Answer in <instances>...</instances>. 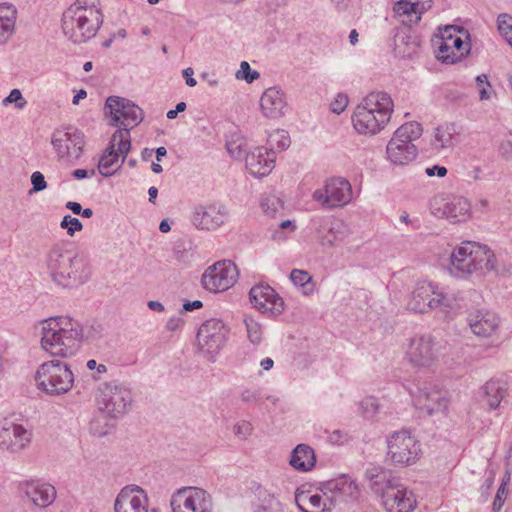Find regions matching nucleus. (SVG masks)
<instances>
[{
	"instance_id": "c85d7f7f",
	"label": "nucleus",
	"mask_w": 512,
	"mask_h": 512,
	"mask_svg": "<svg viewBox=\"0 0 512 512\" xmlns=\"http://www.w3.org/2000/svg\"><path fill=\"white\" fill-rule=\"evenodd\" d=\"M246 168L254 177L267 176L274 168V152L257 147L245 157Z\"/></svg>"
},
{
	"instance_id": "4d7b16f0",
	"label": "nucleus",
	"mask_w": 512,
	"mask_h": 512,
	"mask_svg": "<svg viewBox=\"0 0 512 512\" xmlns=\"http://www.w3.org/2000/svg\"><path fill=\"white\" fill-rule=\"evenodd\" d=\"M360 407L363 409L362 413L365 417L373 416L377 409L378 405L374 398H366L360 403Z\"/></svg>"
},
{
	"instance_id": "4c0bfd02",
	"label": "nucleus",
	"mask_w": 512,
	"mask_h": 512,
	"mask_svg": "<svg viewBox=\"0 0 512 512\" xmlns=\"http://www.w3.org/2000/svg\"><path fill=\"white\" fill-rule=\"evenodd\" d=\"M451 31H456L454 26H447L441 35V41L438 45L437 58L446 64H454L459 61V56L451 47Z\"/></svg>"
},
{
	"instance_id": "0eeeda50",
	"label": "nucleus",
	"mask_w": 512,
	"mask_h": 512,
	"mask_svg": "<svg viewBox=\"0 0 512 512\" xmlns=\"http://www.w3.org/2000/svg\"><path fill=\"white\" fill-rule=\"evenodd\" d=\"M35 380L40 390L51 396H59L72 389L74 374L67 363L54 359L39 366Z\"/></svg>"
},
{
	"instance_id": "774afa93",
	"label": "nucleus",
	"mask_w": 512,
	"mask_h": 512,
	"mask_svg": "<svg viewBox=\"0 0 512 512\" xmlns=\"http://www.w3.org/2000/svg\"><path fill=\"white\" fill-rule=\"evenodd\" d=\"M66 208L71 210L74 214L79 215L82 209V206L78 202L69 201L66 203Z\"/></svg>"
},
{
	"instance_id": "f8f14e48",
	"label": "nucleus",
	"mask_w": 512,
	"mask_h": 512,
	"mask_svg": "<svg viewBox=\"0 0 512 512\" xmlns=\"http://www.w3.org/2000/svg\"><path fill=\"white\" fill-rule=\"evenodd\" d=\"M105 114L110 115L111 125L118 127L116 131H126L137 126L143 120V110L132 101L110 96L105 103Z\"/></svg>"
},
{
	"instance_id": "ea45409f",
	"label": "nucleus",
	"mask_w": 512,
	"mask_h": 512,
	"mask_svg": "<svg viewBox=\"0 0 512 512\" xmlns=\"http://www.w3.org/2000/svg\"><path fill=\"white\" fill-rule=\"evenodd\" d=\"M455 135L456 126L454 124L441 125L435 129L431 144L436 150L452 147Z\"/></svg>"
},
{
	"instance_id": "7ed1b4c3",
	"label": "nucleus",
	"mask_w": 512,
	"mask_h": 512,
	"mask_svg": "<svg viewBox=\"0 0 512 512\" xmlns=\"http://www.w3.org/2000/svg\"><path fill=\"white\" fill-rule=\"evenodd\" d=\"M103 21L99 0H75L62 15V31L72 43L82 44L96 36Z\"/></svg>"
},
{
	"instance_id": "c9c22d12",
	"label": "nucleus",
	"mask_w": 512,
	"mask_h": 512,
	"mask_svg": "<svg viewBox=\"0 0 512 512\" xmlns=\"http://www.w3.org/2000/svg\"><path fill=\"white\" fill-rule=\"evenodd\" d=\"M316 462V457L314 450L306 445L299 444L291 454L290 464L291 466L299 471H309L311 470Z\"/></svg>"
},
{
	"instance_id": "6e6552de",
	"label": "nucleus",
	"mask_w": 512,
	"mask_h": 512,
	"mask_svg": "<svg viewBox=\"0 0 512 512\" xmlns=\"http://www.w3.org/2000/svg\"><path fill=\"white\" fill-rule=\"evenodd\" d=\"M422 126L417 122H408L400 126L386 147L388 159L395 165H406L417 156L413 141L422 135Z\"/></svg>"
},
{
	"instance_id": "864d4df0",
	"label": "nucleus",
	"mask_w": 512,
	"mask_h": 512,
	"mask_svg": "<svg viewBox=\"0 0 512 512\" xmlns=\"http://www.w3.org/2000/svg\"><path fill=\"white\" fill-rule=\"evenodd\" d=\"M10 103H15L18 109H23L27 101L23 98L22 93L19 89H12L9 95L3 100V104L7 105Z\"/></svg>"
},
{
	"instance_id": "473e14b6",
	"label": "nucleus",
	"mask_w": 512,
	"mask_h": 512,
	"mask_svg": "<svg viewBox=\"0 0 512 512\" xmlns=\"http://www.w3.org/2000/svg\"><path fill=\"white\" fill-rule=\"evenodd\" d=\"M17 9L8 3L0 4V45L10 41L15 33Z\"/></svg>"
},
{
	"instance_id": "9b49d317",
	"label": "nucleus",
	"mask_w": 512,
	"mask_h": 512,
	"mask_svg": "<svg viewBox=\"0 0 512 512\" xmlns=\"http://www.w3.org/2000/svg\"><path fill=\"white\" fill-rule=\"evenodd\" d=\"M387 457L397 465H413L421 455L419 441L408 430L391 433L387 437Z\"/></svg>"
},
{
	"instance_id": "423d86ee",
	"label": "nucleus",
	"mask_w": 512,
	"mask_h": 512,
	"mask_svg": "<svg viewBox=\"0 0 512 512\" xmlns=\"http://www.w3.org/2000/svg\"><path fill=\"white\" fill-rule=\"evenodd\" d=\"M371 490L381 496L387 512H410L416 506L414 494L389 470L373 468L366 472Z\"/></svg>"
},
{
	"instance_id": "3c124183",
	"label": "nucleus",
	"mask_w": 512,
	"mask_h": 512,
	"mask_svg": "<svg viewBox=\"0 0 512 512\" xmlns=\"http://www.w3.org/2000/svg\"><path fill=\"white\" fill-rule=\"evenodd\" d=\"M252 431V424L245 420L237 422L233 428L234 435L241 440L247 439L252 434Z\"/></svg>"
},
{
	"instance_id": "338daca9",
	"label": "nucleus",
	"mask_w": 512,
	"mask_h": 512,
	"mask_svg": "<svg viewBox=\"0 0 512 512\" xmlns=\"http://www.w3.org/2000/svg\"><path fill=\"white\" fill-rule=\"evenodd\" d=\"M203 306V303L200 300L187 301L183 304V309L185 311H193L196 309H200Z\"/></svg>"
},
{
	"instance_id": "a18cd8bd",
	"label": "nucleus",
	"mask_w": 512,
	"mask_h": 512,
	"mask_svg": "<svg viewBox=\"0 0 512 512\" xmlns=\"http://www.w3.org/2000/svg\"><path fill=\"white\" fill-rule=\"evenodd\" d=\"M235 76L237 79L245 80L247 83H252L260 77V74L256 70H252L248 62L242 61L240 69L236 72Z\"/></svg>"
},
{
	"instance_id": "37998d69",
	"label": "nucleus",
	"mask_w": 512,
	"mask_h": 512,
	"mask_svg": "<svg viewBox=\"0 0 512 512\" xmlns=\"http://www.w3.org/2000/svg\"><path fill=\"white\" fill-rule=\"evenodd\" d=\"M244 323L249 341L252 344H259L262 340V326L252 317H245Z\"/></svg>"
},
{
	"instance_id": "a211bd4d",
	"label": "nucleus",
	"mask_w": 512,
	"mask_h": 512,
	"mask_svg": "<svg viewBox=\"0 0 512 512\" xmlns=\"http://www.w3.org/2000/svg\"><path fill=\"white\" fill-rule=\"evenodd\" d=\"M313 199L329 208L343 207L352 199L351 184L341 177L330 178L322 189L314 191Z\"/></svg>"
},
{
	"instance_id": "680f3d73",
	"label": "nucleus",
	"mask_w": 512,
	"mask_h": 512,
	"mask_svg": "<svg viewBox=\"0 0 512 512\" xmlns=\"http://www.w3.org/2000/svg\"><path fill=\"white\" fill-rule=\"evenodd\" d=\"M194 71L191 67H188L182 71V75L185 78L186 85L189 87H194L197 84L195 78H193Z\"/></svg>"
},
{
	"instance_id": "8fccbe9b",
	"label": "nucleus",
	"mask_w": 512,
	"mask_h": 512,
	"mask_svg": "<svg viewBox=\"0 0 512 512\" xmlns=\"http://www.w3.org/2000/svg\"><path fill=\"white\" fill-rule=\"evenodd\" d=\"M476 85L479 89L480 100L490 99L491 91L489 89L491 85L488 81V77L485 74H481L476 77Z\"/></svg>"
},
{
	"instance_id": "f704fd0d",
	"label": "nucleus",
	"mask_w": 512,
	"mask_h": 512,
	"mask_svg": "<svg viewBox=\"0 0 512 512\" xmlns=\"http://www.w3.org/2000/svg\"><path fill=\"white\" fill-rule=\"evenodd\" d=\"M481 390L490 409H497L502 401L506 402L508 387L507 383L502 380H490L485 383Z\"/></svg>"
},
{
	"instance_id": "79ce46f5",
	"label": "nucleus",
	"mask_w": 512,
	"mask_h": 512,
	"mask_svg": "<svg viewBox=\"0 0 512 512\" xmlns=\"http://www.w3.org/2000/svg\"><path fill=\"white\" fill-rule=\"evenodd\" d=\"M228 153L236 160H241L246 157L247 144L244 139L237 137L231 139L226 143Z\"/></svg>"
},
{
	"instance_id": "603ef678",
	"label": "nucleus",
	"mask_w": 512,
	"mask_h": 512,
	"mask_svg": "<svg viewBox=\"0 0 512 512\" xmlns=\"http://www.w3.org/2000/svg\"><path fill=\"white\" fill-rule=\"evenodd\" d=\"M32 188L29 190V194L41 192L47 188V182L44 175L40 171H35L31 175Z\"/></svg>"
},
{
	"instance_id": "393cba45",
	"label": "nucleus",
	"mask_w": 512,
	"mask_h": 512,
	"mask_svg": "<svg viewBox=\"0 0 512 512\" xmlns=\"http://www.w3.org/2000/svg\"><path fill=\"white\" fill-rule=\"evenodd\" d=\"M317 232L321 245L334 247L348 237L349 228L342 220L327 217L322 220Z\"/></svg>"
},
{
	"instance_id": "20e7f679",
	"label": "nucleus",
	"mask_w": 512,
	"mask_h": 512,
	"mask_svg": "<svg viewBox=\"0 0 512 512\" xmlns=\"http://www.w3.org/2000/svg\"><path fill=\"white\" fill-rule=\"evenodd\" d=\"M494 271L496 256L486 245L465 241L451 253L449 272L456 278H467L472 274L484 276Z\"/></svg>"
},
{
	"instance_id": "7c9ffc66",
	"label": "nucleus",
	"mask_w": 512,
	"mask_h": 512,
	"mask_svg": "<svg viewBox=\"0 0 512 512\" xmlns=\"http://www.w3.org/2000/svg\"><path fill=\"white\" fill-rule=\"evenodd\" d=\"M468 324L476 336L487 338L497 331L499 318L494 312L478 310L469 315Z\"/></svg>"
},
{
	"instance_id": "c756f323",
	"label": "nucleus",
	"mask_w": 512,
	"mask_h": 512,
	"mask_svg": "<svg viewBox=\"0 0 512 512\" xmlns=\"http://www.w3.org/2000/svg\"><path fill=\"white\" fill-rule=\"evenodd\" d=\"M226 220V213L220 207L199 206L192 213L191 221L198 229L214 230Z\"/></svg>"
},
{
	"instance_id": "5fc2aeb1",
	"label": "nucleus",
	"mask_w": 512,
	"mask_h": 512,
	"mask_svg": "<svg viewBox=\"0 0 512 512\" xmlns=\"http://www.w3.org/2000/svg\"><path fill=\"white\" fill-rule=\"evenodd\" d=\"M290 279L295 285L303 287L311 281V276L304 270L293 269Z\"/></svg>"
},
{
	"instance_id": "c03bdc74",
	"label": "nucleus",
	"mask_w": 512,
	"mask_h": 512,
	"mask_svg": "<svg viewBox=\"0 0 512 512\" xmlns=\"http://www.w3.org/2000/svg\"><path fill=\"white\" fill-rule=\"evenodd\" d=\"M498 30L502 37L512 47V16L502 14L498 17Z\"/></svg>"
},
{
	"instance_id": "bf43d9fd",
	"label": "nucleus",
	"mask_w": 512,
	"mask_h": 512,
	"mask_svg": "<svg viewBox=\"0 0 512 512\" xmlns=\"http://www.w3.org/2000/svg\"><path fill=\"white\" fill-rule=\"evenodd\" d=\"M279 200L275 197L265 198L261 201V207L268 215H273L277 211Z\"/></svg>"
},
{
	"instance_id": "412c9836",
	"label": "nucleus",
	"mask_w": 512,
	"mask_h": 512,
	"mask_svg": "<svg viewBox=\"0 0 512 512\" xmlns=\"http://www.w3.org/2000/svg\"><path fill=\"white\" fill-rule=\"evenodd\" d=\"M149 498L146 491L136 485L123 487L114 502L115 512H148Z\"/></svg>"
},
{
	"instance_id": "4be33fe9",
	"label": "nucleus",
	"mask_w": 512,
	"mask_h": 512,
	"mask_svg": "<svg viewBox=\"0 0 512 512\" xmlns=\"http://www.w3.org/2000/svg\"><path fill=\"white\" fill-rule=\"evenodd\" d=\"M470 208V203L463 197H452L447 201L443 198H434L431 203L432 213L435 216L445 217L454 223L468 219Z\"/></svg>"
},
{
	"instance_id": "6ab92c4d",
	"label": "nucleus",
	"mask_w": 512,
	"mask_h": 512,
	"mask_svg": "<svg viewBox=\"0 0 512 512\" xmlns=\"http://www.w3.org/2000/svg\"><path fill=\"white\" fill-rule=\"evenodd\" d=\"M412 398L415 408L427 415L445 412L448 407L447 391L435 386L425 385L418 388Z\"/></svg>"
},
{
	"instance_id": "2f4dec72",
	"label": "nucleus",
	"mask_w": 512,
	"mask_h": 512,
	"mask_svg": "<svg viewBox=\"0 0 512 512\" xmlns=\"http://www.w3.org/2000/svg\"><path fill=\"white\" fill-rule=\"evenodd\" d=\"M252 512H284L279 496L261 485L253 487Z\"/></svg>"
},
{
	"instance_id": "052dcab7",
	"label": "nucleus",
	"mask_w": 512,
	"mask_h": 512,
	"mask_svg": "<svg viewBox=\"0 0 512 512\" xmlns=\"http://www.w3.org/2000/svg\"><path fill=\"white\" fill-rule=\"evenodd\" d=\"M426 174L430 177L434 175L444 177L447 174V169L444 166L434 165L426 169Z\"/></svg>"
},
{
	"instance_id": "a19ab883",
	"label": "nucleus",
	"mask_w": 512,
	"mask_h": 512,
	"mask_svg": "<svg viewBox=\"0 0 512 512\" xmlns=\"http://www.w3.org/2000/svg\"><path fill=\"white\" fill-rule=\"evenodd\" d=\"M106 414L99 412L90 422V432L97 437H103L109 434L114 428V424Z\"/></svg>"
},
{
	"instance_id": "a878e982",
	"label": "nucleus",
	"mask_w": 512,
	"mask_h": 512,
	"mask_svg": "<svg viewBox=\"0 0 512 512\" xmlns=\"http://www.w3.org/2000/svg\"><path fill=\"white\" fill-rule=\"evenodd\" d=\"M295 503L301 512H330L333 505L332 497L297 489Z\"/></svg>"
},
{
	"instance_id": "f3484780",
	"label": "nucleus",
	"mask_w": 512,
	"mask_h": 512,
	"mask_svg": "<svg viewBox=\"0 0 512 512\" xmlns=\"http://www.w3.org/2000/svg\"><path fill=\"white\" fill-rule=\"evenodd\" d=\"M51 144L60 160H78L85 145L84 134L74 127L56 129Z\"/></svg>"
},
{
	"instance_id": "ddd939ff",
	"label": "nucleus",
	"mask_w": 512,
	"mask_h": 512,
	"mask_svg": "<svg viewBox=\"0 0 512 512\" xmlns=\"http://www.w3.org/2000/svg\"><path fill=\"white\" fill-rule=\"evenodd\" d=\"M130 149V134L126 131H115L99 160V173L104 177L115 174L125 161Z\"/></svg>"
},
{
	"instance_id": "39448f33",
	"label": "nucleus",
	"mask_w": 512,
	"mask_h": 512,
	"mask_svg": "<svg viewBox=\"0 0 512 512\" xmlns=\"http://www.w3.org/2000/svg\"><path fill=\"white\" fill-rule=\"evenodd\" d=\"M393 112V101L386 92H371L356 106L353 127L359 134L375 135L385 128Z\"/></svg>"
},
{
	"instance_id": "e433bc0d",
	"label": "nucleus",
	"mask_w": 512,
	"mask_h": 512,
	"mask_svg": "<svg viewBox=\"0 0 512 512\" xmlns=\"http://www.w3.org/2000/svg\"><path fill=\"white\" fill-rule=\"evenodd\" d=\"M323 490L349 498H356L358 495L357 484L347 475L327 481L323 484Z\"/></svg>"
},
{
	"instance_id": "dca6fc26",
	"label": "nucleus",
	"mask_w": 512,
	"mask_h": 512,
	"mask_svg": "<svg viewBox=\"0 0 512 512\" xmlns=\"http://www.w3.org/2000/svg\"><path fill=\"white\" fill-rule=\"evenodd\" d=\"M238 276L236 265L230 260H222L205 270L201 282L203 287L210 292H223L236 283Z\"/></svg>"
},
{
	"instance_id": "9d476101",
	"label": "nucleus",
	"mask_w": 512,
	"mask_h": 512,
	"mask_svg": "<svg viewBox=\"0 0 512 512\" xmlns=\"http://www.w3.org/2000/svg\"><path fill=\"white\" fill-rule=\"evenodd\" d=\"M440 344L430 334H415L404 344L405 357L418 368H427L434 364L440 355Z\"/></svg>"
},
{
	"instance_id": "cd10ccee",
	"label": "nucleus",
	"mask_w": 512,
	"mask_h": 512,
	"mask_svg": "<svg viewBox=\"0 0 512 512\" xmlns=\"http://www.w3.org/2000/svg\"><path fill=\"white\" fill-rule=\"evenodd\" d=\"M436 288L437 286L432 282H418L411 293L407 308L416 313H426L432 310Z\"/></svg>"
},
{
	"instance_id": "f257e3e1",
	"label": "nucleus",
	"mask_w": 512,
	"mask_h": 512,
	"mask_svg": "<svg viewBox=\"0 0 512 512\" xmlns=\"http://www.w3.org/2000/svg\"><path fill=\"white\" fill-rule=\"evenodd\" d=\"M41 330L42 349L59 358L76 355L83 341L93 337L78 320L67 316L43 320Z\"/></svg>"
},
{
	"instance_id": "bb28decb",
	"label": "nucleus",
	"mask_w": 512,
	"mask_h": 512,
	"mask_svg": "<svg viewBox=\"0 0 512 512\" xmlns=\"http://www.w3.org/2000/svg\"><path fill=\"white\" fill-rule=\"evenodd\" d=\"M20 486L26 496L38 507L45 508L56 498V489L49 483L32 480L22 482Z\"/></svg>"
},
{
	"instance_id": "aec40b11",
	"label": "nucleus",
	"mask_w": 512,
	"mask_h": 512,
	"mask_svg": "<svg viewBox=\"0 0 512 512\" xmlns=\"http://www.w3.org/2000/svg\"><path fill=\"white\" fill-rule=\"evenodd\" d=\"M32 433L23 425L5 420L0 423V449L10 453L24 450L31 442Z\"/></svg>"
},
{
	"instance_id": "de8ad7c7",
	"label": "nucleus",
	"mask_w": 512,
	"mask_h": 512,
	"mask_svg": "<svg viewBox=\"0 0 512 512\" xmlns=\"http://www.w3.org/2000/svg\"><path fill=\"white\" fill-rule=\"evenodd\" d=\"M60 227L66 229L69 236H73L75 232L82 230L83 225L79 219L71 215H65L60 223Z\"/></svg>"
},
{
	"instance_id": "49530a36",
	"label": "nucleus",
	"mask_w": 512,
	"mask_h": 512,
	"mask_svg": "<svg viewBox=\"0 0 512 512\" xmlns=\"http://www.w3.org/2000/svg\"><path fill=\"white\" fill-rule=\"evenodd\" d=\"M456 31H451V47L455 50L456 55L459 56V61L469 53L470 45L465 43L461 37L455 35Z\"/></svg>"
},
{
	"instance_id": "0e129e2a",
	"label": "nucleus",
	"mask_w": 512,
	"mask_h": 512,
	"mask_svg": "<svg viewBox=\"0 0 512 512\" xmlns=\"http://www.w3.org/2000/svg\"><path fill=\"white\" fill-rule=\"evenodd\" d=\"M183 321L179 317H172L167 321L166 328L169 331H176L180 326H182Z\"/></svg>"
},
{
	"instance_id": "72a5a7b5",
	"label": "nucleus",
	"mask_w": 512,
	"mask_h": 512,
	"mask_svg": "<svg viewBox=\"0 0 512 512\" xmlns=\"http://www.w3.org/2000/svg\"><path fill=\"white\" fill-rule=\"evenodd\" d=\"M431 0H400L394 6V11L398 15H407L411 23L417 24L421 20V15L428 7Z\"/></svg>"
},
{
	"instance_id": "69168bd1",
	"label": "nucleus",
	"mask_w": 512,
	"mask_h": 512,
	"mask_svg": "<svg viewBox=\"0 0 512 512\" xmlns=\"http://www.w3.org/2000/svg\"><path fill=\"white\" fill-rule=\"evenodd\" d=\"M344 435L342 433V431L340 430H335L332 432V434L330 435L329 437V440L331 443L333 444H342L344 442Z\"/></svg>"
},
{
	"instance_id": "4468645a",
	"label": "nucleus",
	"mask_w": 512,
	"mask_h": 512,
	"mask_svg": "<svg viewBox=\"0 0 512 512\" xmlns=\"http://www.w3.org/2000/svg\"><path fill=\"white\" fill-rule=\"evenodd\" d=\"M228 335V327L219 319L207 320L199 327L198 346L210 362L216 361V355L225 346Z\"/></svg>"
},
{
	"instance_id": "6e6d98bb",
	"label": "nucleus",
	"mask_w": 512,
	"mask_h": 512,
	"mask_svg": "<svg viewBox=\"0 0 512 512\" xmlns=\"http://www.w3.org/2000/svg\"><path fill=\"white\" fill-rule=\"evenodd\" d=\"M507 495V489L505 488V481H502L501 485L499 486L495 499L493 501V510L495 512H498L501 510V508L504 505L505 499Z\"/></svg>"
},
{
	"instance_id": "1a4fd4ad",
	"label": "nucleus",
	"mask_w": 512,
	"mask_h": 512,
	"mask_svg": "<svg viewBox=\"0 0 512 512\" xmlns=\"http://www.w3.org/2000/svg\"><path fill=\"white\" fill-rule=\"evenodd\" d=\"M99 412L117 419L125 415L132 402L129 389L115 382L103 383L99 386L96 395Z\"/></svg>"
},
{
	"instance_id": "f03ea898",
	"label": "nucleus",
	"mask_w": 512,
	"mask_h": 512,
	"mask_svg": "<svg viewBox=\"0 0 512 512\" xmlns=\"http://www.w3.org/2000/svg\"><path fill=\"white\" fill-rule=\"evenodd\" d=\"M47 272L62 287H74L86 283L92 274L87 255L54 245L45 256Z\"/></svg>"
},
{
	"instance_id": "58836bf2",
	"label": "nucleus",
	"mask_w": 512,
	"mask_h": 512,
	"mask_svg": "<svg viewBox=\"0 0 512 512\" xmlns=\"http://www.w3.org/2000/svg\"><path fill=\"white\" fill-rule=\"evenodd\" d=\"M460 304L455 293H448L436 288L432 310L438 309L445 314L455 312L459 309Z\"/></svg>"
},
{
	"instance_id": "13d9d810",
	"label": "nucleus",
	"mask_w": 512,
	"mask_h": 512,
	"mask_svg": "<svg viewBox=\"0 0 512 512\" xmlns=\"http://www.w3.org/2000/svg\"><path fill=\"white\" fill-rule=\"evenodd\" d=\"M348 105V97L344 94H338L331 103V111L336 114L342 113Z\"/></svg>"
},
{
	"instance_id": "e2e57ef3",
	"label": "nucleus",
	"mask_w": 512,
	"mask_h": 512,
	"mask_svg": "<svg viewBox=\"0 0 512 512\" xmlns=\"http://www.w3.org/2000/svg\"><path fill=\"white\" fill-rule=\"evenodd\" d=\"M259 398V394L254 390H244L241 394V399L244 402H255Z\"/></svg>"
},
{
	"instance_id": "2eb2a0df",
	"label": "nucleus",
	"mask_w": 512,
	"mask_h": 512,
	"mask_svg": "<svg viewBox=\"0 0 512 512\" xmlns=\"http://www.w3.org/2000/svg\"><path fill=\"white\" fill-rule=\"evenodd\" d=\"M173 512H213L212 496L202 488L182 487L170 498Z\"/></svg>"
},
{
	"instance_id": "5701e85b",
	"label": "nucleus",
	"mask_w": 512,
	"mask_h": 512,
	"mask_svg": "<svg viewBox=\"0 0 512 512\" xmlns=\"http://www.w3.org/2000/svg\"><path fill=\"white\" fill-rule=\"evenodd\" d=\"M249 298L251 304L262 313L278 315L284 311L283 299L269 285L253 286L250 289Z\"/></svg>"
},
{
	"instance_id": "b1692460",
	"label": "nucleus",
	"mask_w": 512,
	"mask_h": 512,
	"mask_svg": "<svg viewBox=\"0 0 512 512\" xmlns=\"http://www.w3.org/2000/svg\"><path fill=\"white\" fill-rule=\"evenodd\" d=\"M260 108L266 118L278 119L284 116L288 110L284 92L278 87L266 89L260 98Z\"/></svg>"
},
{
	"instance_id": "09e8293b",
	"label": "nucleus",
	"mask_w": 512,
	"mask_h": 512,
	"mask_svg": "<svg viewBox=\"0 0 512 512\" xmlns=\"http://www.w3.org/2000/svg\"><path fill=\"white\" fill-rule=\"evenodd\" d=\"M269 142L271 145L277 144V147L284 150L290 145V138L284 130H278L269 136Z\"/></svg>"
}]
</instances>
